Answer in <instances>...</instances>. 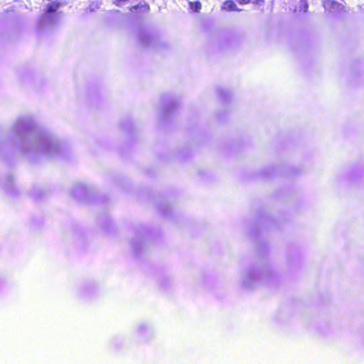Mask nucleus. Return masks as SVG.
I'll use <instances>...</instances> for the list:
<instances>
[{"instance_id": "nucleus-1", "label": "nucleus", "mask_w": 364, "mask_h": 364, "mask_svg": "<svg viewBox=\"0 0 364 364\" xmlns=\"http://www.w3.org/2000/svg\"><path fill=\"white\" fill-rule=\"evenodd\" d=\"M12 130L18 138L20 151L25 154L50 158L60 153V141L50 132L39 127L31 115L17 118Z\"/></svg>"}, {"instance_id": "nucleus-2", "label": "nucleus", "mask_w": 364, "mask_h": 364, "mask_svg": "<svg viewBox=\"0 0 364 364\" xmlns=\"http://www.w3.org/2000/svg\"><path fill=\"white\" fill-rule=\"evenodd\" d=\"M272 275L271 268L267 265L255 264L245 269L241 274L240 283L246 289H254L265 283Z\"/></svg>"}, {"instance_id": "nucleus-3", "label": "nucleus", "mask_w": 364, "mask_h": 364, "mask_svg": "<svg viewBox=\"0 0 364 364\" xmlns=\"http://www.w3.org/2000/svg\"><path fill=\"white\" fill-rule=\"evenodd\" d=\"M60 6L58 1H53L49 3L46 8L44 14L39 20V27L43 28L54 25L58 19L57 10Z\"/></svg>"}, {"instance_id": "nucleus-4", "label": "nucleus", "mask_w": 364, "mask_h": 364, "mask_svg": "<svg viewBox=\"0 0 364 364\" xmlns=\"http://www.w3.org/2000/svg\"><path fill=\"white\" fill-rule=\"evenodd\" d=\"M90 188L84 183H76L71 190L72 196L78 200H84L90 193Z\"/></svg>"}, {"instance_id": "nucleus-5", "label": "nucleus", "mask_w": 364, "mask_h": 364, "mask_svg": "<svg viewBox=\"0 0 364 364\" xmlns=\"http://www.w3.org/2000/svg\"><path fill=\"white\" fill-rule=\"evenodd\" d=\"M139 41L141 44L147 48H156L159 43V40L156 36H154L152 34L142 31L139 34Z\"/></svg>"}, {"instance_id": "nucleus-6", "label": "nucleus", "mask_w": 364, "mask_h": 364, "mask_svg": "<svg viewBox=\"0 0 364 364\" xmlns=\"http://www.w3.org/2000/svg\"><path fill=\"white\" fill-rule=\"evenodd\" d=\"M161 102L164 106V115L170 114L176 107L178 104V101L170 95H164L161 97Z\"/></svg>"}, {"instance_id": "nucleus-7", "label": "nucleus", "mask_w": 364, "mask_h": 364, "mask_svg": "<svg viewBox=\"0 0 364 364\" xmlns=\"http://www.w3.org/2000/svg\"><path fill=\"white\" fill-rule=\"evenodd\" d=\"M323 7L326 11L331 13H336L341 11L343 9L342 4L334 0H326L323 1Z\"/></svg>"}, {"instance_id": "nucleus-8", "label": "nucleus", "mask_w": 364, "mask_h": 364, "mask_svg": "<svg viewBox=\"0 0 364 364\" xmlns=\"http://www.w3.org/2000/svg\"><path fill=\"white\" fill-rule=\"evenodd\" d=\"M222 9L225 11H240V9H237L235 3L231 0H228L225 1Z\"/></svg>"}, {"instance_id": "nucleus-9", "label": "nucleus", "mask_w": 364, "mask_h": 364, "mask_svg": "<svg viewBox=\"0 0 364 364\" xmlns=\"http://www.w3.org/2000/svg\"><path fill=\"white\" fill-rule=\"evenodd\" d=\"M132 245L136 254H138L142 246L144 245V241L141 239L137 240H133Z\"/></svg>"}, {"instance_id": "nucleus-10", "label": "nucleus", "mask_w": 364, "mask_h": 364, "mask_svg": "<svg viewBox=\"0 0 364 364\" xmlns=\"http://www.w3.org/2000/svg\"><path fill=\"white\" fill-rule=\"evenodd\" d=\"M138 331L141 335H143L144 333L146 335H149L152 333L151 329L148 328L145 324H141L138 328Z\"/></svg>"}, {"instance_id": "nucleus-11", "label": "nucleus", "mask_w": 364, "mask_h": 364, "mask_svg": "<svg viewBox=\"0 0 364 364\" xmlns=\"http://www.w3.org/2000/svg\"><path fill=\"white\" fill-rule=\"evenodd\" d=\"M189 6L194 12H198L201 9V4L198 1L194 2L189 1Z\"/></svg>"}, {"instance_id": "nucleus-12", "label": "nucleus", "mask_w": 364, "mask_h": 364, "mask_svg": "<svg viewBox=\"0 0 364 364\" xmlns=\"http://www.w3.org/2000/svg\"><path fill=\"white\" fill-rule=\"evenodd\" d=\"M299 8H300V11H302L304 13L307 11L309 5H308L306 0H301L300 1Z\"/></svg>"}, {"instance_id": "nucleus-13", "label": "nucleus", "mask_w": 364, "mask_h": 364, "mask_svg": "<svg viewBox=\"0 0 364 364\" xmlns=\"http://www.w3.org/2000/svg\"><path fill=\"white\" fill-rule=\"evenodd\" d=\"M99 8V3L97 1H92L89 6L90 11H95Z\"/></svg>"}, {"instance_id": "nucleus-14", "label": "nucleus", "mask_w": 364, "mask_h": 364, "mask_svg": "<svg viewBox=\"0 0 364 364\" xmlns=\"http://www.w3.org/2000/svg\"><path fill=\"white\" fill-rule=\"evenodd\" d=\"M240 4H245L250 1V0H237Z\"/></svg>"}]
</instances>
